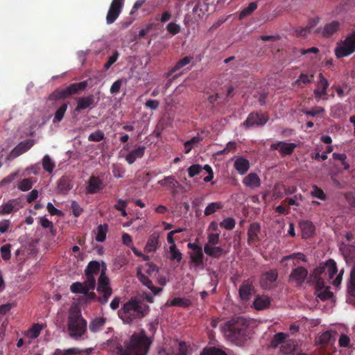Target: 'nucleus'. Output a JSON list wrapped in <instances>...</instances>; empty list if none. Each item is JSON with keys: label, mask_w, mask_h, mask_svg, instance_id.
<instances>
[{"label": "nucleus", "mask_w": 355, "mask_h": 355, "mask_svg": "<svg viewBox=\"0 0 355 355\" xmlns=\"http://www.w3.org/2000/svg\"><path fill=\"white\" fill-rule=\"evenodd\" d=\"M22 207L23 204L20 198L10 199L0 206V215L16 213Z\"/></svg>", "instance_id": "9b49d317"}, {"label": "nucleus", "mask_w": 355, "mask_h": 355, "mask_svg": "<svg viewBox=\"0 0 355 355\" xmlns=\"http://www.w3.org/2000/svg\"><path fill=\"white\" fill-rule=\"evenodd\" d=\"M83 352V349L78 347H72L67 349H57L55 352V355H80Z\"/></svg>", "instance_id": "ea45409f"}, {"label": "nucleus", "mask_w": 355, "mask_h": 355, "mask_svg": "<svg viewBox=\"0 0 355 355\" xmlns=\"http://www.w3.org/2000/svg\"><path fill=\"white\" fill-rule=\"evenodd\" d=\"M137 277L139 282L147 288H148L154 295H157L162 291V288L155 287L153 286V282L139 270L137 271Z\"/></svg>", "instance_id": "aec40b11"}, {"label": "nucleus", "mask_w": 355, "mask_h": 355, "mask_svg": "<svg viewBox=\"0 0 355 355\" xmlns=\"http://www.w3.org/2000/svg\"><path fill=\"white\" fill-rule=\"evenodd\" d=\"M302 112L306 115H309L313 117L324 112V108L320 106H315L311 110L303 109L302 110Z\"/></svg>", "instance_id": "603ef678"}, {"label": "nucleus", "mask_w": 355, "mask_h": 355, "mask_svg": "<svg viewBox=\"0 0 355 355\" xmlns=\"http://www.w3.org/2000/svg\"><path fill=\"white\" fill-rule=\"evenodd\" d=\"M340 28V23L338 21L334 20L329 23L326 24L322 31V37L328 38L332 36L334 33L338 32Z\"/></svg>", "instance_id": "412c9836"}, {"label": "nucleus", "mask_w": 355, "mask_h": 355, "mask_svg": "<svg viewBox=\"0 0 355 355\" xmlns=\"http://www.w3.org/2000/svg\"><path fill=\"white\" fill-rule=\"evenodd\" d=\"M67 330L70 338L77 340L87 332V321L80 310H71L67 321Z\"/></svg>", "instance_id": "20e7f679"}, {"label": "nucleus", "mask_w": 355, "mask_h": 355, "mask_svg": "<svg viewBox=\"0 0 355 355\" xmlns=\"http://www.w3.org/2000/svg\"><path fill=\"white\" fill-rule=\"evenodd\" d=\"M10 244H6L1 247L0 252L1 254V257L3 260H9L10 259Z\"/></svg>", "instance_id": "6e6d98bb"}, {"label": "nucleus", "mask_w": 355, "mask_h": 355, "mask_svg": "<svg viewBox=\"0 0 355 355\" xmlns=\"http://www.w3.org/2000/svg\"><path fill=\"white\" fill-rule=\"evenodd\" d=\"M322 263L323 266H325V270H327L329 278H334L335 275L338 272V268L336 261L332 259H329L325 263Z\"/></svg>", "instance_id": "f704fd0d"}, {"label": "nucleus", "mask_w": 355, "mask_h": 355, "mask_svg": "<svg viewBox=\"0 0 355 355\" xmlns=\"http://www.w3.org/2000/svg\"><path fill=\"white\" fill-rule=\"evenodd\" d=\"M202 170V167L200 164H192L188 168V173L190 178H193L199 174Z\"/></svg>", "instance_id": "13d9d810"}, {"label": "nucleus", "mask_w": 355, "mask_h": 355, "mask_svg": "<svg viewBox=\"0 0 355 355\" xmlns=\"http://www.w3.org/2000/svg\"><path fill=\"white\" fill-rule=\"evenodd\" d=\"M149 311L148 305L132 297L123 304L118 311V315L123 323L130 324L135 320L144 318Z\"/></svg>", "instance_id": "f03ea898"}, {"label": "nucleus", "mask_w": 355, "mask_h": 355, "mask_svg": "<svg viewBox=\"0 0 355 355\" xmlns=\"http://www.w3.org/2000/svg\"><path fill=\"white\" fill-rule=\"evenodd\" d=\"M204 251L206 254L214 259H219L225 253L224 249L221 247L209 245V244L205 245Z\"/></svg>", "instance_id": "393cba45"}, {"label": "nucleus", "mask_w": 355, "mask_h": 355, "mask_svg": "<svg viewBox=\"0 0 355 355\" xmlns=\"http://www.w3.org/2000/svg\"><path fill=\"white\" fill-rule=\"evenodd\" d=\"M191 262L194 263L196 266L203 265L204 254L202 249L196 252H193L190 255Z\"/></svg>", "instance_id": "37998d69"}, {"label": "nucleus", "mask_w": 355, "mask_h": 355, "mask_svg": "<svg viewBox=\"0 0 355 355\" xmlns=\"http://www.w3.org/2000/svg\"><path fill=\"white\" fill-rule=\"evenodd\" d=\"M108 230L107 224H101L97 227V232L95 236V239L98 242H103L106 239V234Z\"/></svg>", "instance_id": "e433bc0d"}, {"label": "nucleus", "mask_w": 355, "mask_h": 355, "mask_svg": "<svg viewBox=\"0 0 355 355\" xmlns=\"http://www.w3.org/2000/svg\"><path fill=\"white\" fill-rule=\"evenodd\" d=\"M87 193L90 194L96 193L103 189V182L96 176H91L87 186Z\"/></svg>", "instance_id": "4be33fe9"}, {"label": "nucleus", "mask_w": 355, "mask_h": 355, "mask_svg": "<svg viewBox=\"0 0 355 355\" xmlns=\"http://www.w3.org/2000/svg\"><path fill=\"white\" fill-rule=\"evenodd\" d=\"M125 173V170L121 166L117 164H113L112 166V174L116 178H123Z\"/></svg>", "instance_id": "680f3d73"}, {"label": "nucleus", "mask_w": 355, "mask_h": 355, "mask_svg": "<svg viewBox=\"0 0 355 355\" xmlns=\"http://www.w3.org/2000/svg\"><path fill=\"white\" fill-rule=\"evenodd\" d=\"M34 145L33 139H28L20 142L8 155V159L12 160L27 152Z\"/></svg>", "instance_id": "4468645a"}, {"label": "nucleus", "mask_w": 355, "mask_h": 355, "mask_svg": "<svg viewBox=\"0 0 355 355\" xmlns=\"http://www.w3.org/2000/svg\"><path fill=\"white\" fill-rule=\"evenodd\" d=\"M248 323L243 317H237L227 321L222 327L225 337L234 342H241L248 336Z\"/></svg>", "instance_id": "7ed1b4c3"}, {"label": "nucleus", "mask_w": 355, "mask_h": 355, "mask_svg": "<svg viewBox=\"0 0 355 355\" xmlns=\"http://www.w3.org/2000/svg\"><path fill=\"white\" fill-rule=\"evenodd\" d=\"M55 162L51 159L49 155L44 156L42 159L43 168L48 173H51L55 168Z\"/></svg>", "instance_id": "79ce46f5"}, {"label": "nucleus", "mask_w": 355, "mask_h": 355, "mask_svg": "<svg viewBox=\"0 0 355 355\" xmlns=\"http://www.w3.org/2000/svg\"><path fill=\"white\" fill-rule=\"evenodd\" d=\"M299 227L303 239H309L313 236L315 227L311 221L306 220H300L299 222Z\"/></svg>", "instance_id": "6ab92c4d"}, {"label": "nucleus", "mask_w": 355, "mask_h": 355, "mask_svg": "<svg viewBox=\"0 0 355 355\" xmlns=\"http://www.w3.org/2000/svg\"><path fill=\"white\" fill-rule=\"evenodd\" d=\"M148 326L151 336H148L144 329L135 332L128 340L124 341L123 345L117 346V354L119 355H148L154 340L157 324L150 322Z\"/></svg>", "instance_id": "f257e3e1"}, {"label": "nucleus", "mask_w": 355, "mask_h": 355, "mask_svg": "<svg viewBox=\"0 0 355 355\" xmlns=\"http://www.w3.org/2000/svg\"><path fill=\"white\" fill-rule=\"evenodd\" d=\"M191 59H192L191 57L186 56V57L182 58L181 60H180L178 62H177V63L175 64V66L167 72L166 77L167 78L170 77L173 73H175L178 70L182 69L187 64H189L191 61Z\"/></svg>", "instance_id": "473e14b6"}, {"label": "nucleus", "mask_w": 355, "mask_h": 355, "mask_svg": "<svg viewBox=\"0 0 355 355\" xmlns=\"http://www.w3.org/2000/svg\"><path fill=\"white\" fill-rule=\"evenodd\" d=\"M200 355H227V354L220 349L216 347H205L200 352Z\"/></svg>", "instance_id": "49530a36"}, {"label": "nucleus", "mask_w": 355, "mask_h": 355, "mask_svg": "<svg viewBox=\"0 0 355 355\" xmlns=\"http://www.w3.org/2000/svg\"><path fill=\"white\" fill-rule=\"evenodd\" d=\"M325 272V266L320 263L319 266L314 268L309 275L307 283L314 284L317 291L322 290L324 288V281L322 275Z\"/></svg>", "instance_id": "6e6552de"}, {"label": "nucleus", "mask_w": 355, "mask_h": 355, "mask_svg": "<svg viewBox=\"0 0 355 355\" xmlns=\"http://www.w3.org/2000/svg\"><path fill=\"white\" fill-rule=\"evenodd\" d=\"M42 326L40 324H34L28 331L29 337L31 338H36L40 334Z\"/></svg>", "instance_id": "052dcab7"}, {"label": "nucleus", "mask_w": 355, "mask_h": 355, "mask_svg": "<svg viewBox=\"0 0 355 355\" xmlns=\"http://www.w3.org/2000/svg\"><path fill=\"white\" fill-rule=\"evenodd\" d=\"M223 203L221 202H214L209 203L205 209V216H210L223 208Z\"/></svg>", "instance_id": "c9c22d12"}, {"label": "nucleus", "mask_w": 355, "mask_h": 355, "mask_svg": "<svg viewBox=\"0 0 355 355\" xmlns=\"http://www.w3.org/2000/svg\"><path fill=\"white\" fill-rule=\"evenodd\" d=\"M307 278H309L308 270L303 266L293 269L288 277L289 282L295 283L298 286H301Z\"/></svg>", "instance_id": "f8f14e48"}, {"label": "nucleus", "mask_w": 355, "mask_h": 355, "mask_svg": "<svg viewBox=\"0 0 355 355\" xmlns=\"http://www.w3.org/2000/svg\"><path fill=\"white\" fill-rule=\"evenodd\" d=\"M161 186H167L171 189H175L177 187L178 182L172 176H168L158 182Z\"/></svg>", "instance_id": "de8ad7c7"}, {"label": "nucleus", "mask_w": 355, "mask_h": 355, "mask_svg": "<svg viewBox=\"0 0 355 355\" xmlns=\"http://www.w3.org/2000/svg\"><path fill=\"white\" fill-rule=\"evenodd\" d=\"M189 304V301L181 297H175L171 301V305L175 306L187 307Z\"/></svg>", "instance_id": "bf43d9fd"}, {"label": "nucleus", "mask_w": 355, "mask_h": 355, "mask_svg": "<svg viewBox=\"0 0 355 355\" xmlns=\"http://www.w3.org/2000/svg\"><path fill=\"white\" fill-rule=\"evenodd\" d=\"M288 337V334L282 332L277 333L274 335L271 340L270 345L273 348L277 347L279 345H282Z\"/></svg>", "instance_id": "4c0bfd02"}, {"label": "nucleus", "mask_w": 355, "mask_h": 355, "mask_svg": "<svg viewBox=\"0 0 355 355\" xmlns=\"http://www.w3.org/2000/svg\"><path fill=\"white\" fill-rule=\"evenodd\" d=\"M234 166L240 175H244L250 168V162L247 159L239 157L235 160Z\"/></svg>", "instance_id": "bb28decb"}, {"label": "nucleus", "mask_w": 355, "mask_h": 355, "mask_svg": "<svg viewBox=\"0 0 355 355\" xmlns=\"http://www.w3.org/2000/svg\"><path fill=\"white\" fill-rule=\"evenodd\" d=\"M219 233H210L208 235L207 239L209 245H215L219 243Z\"/></svg>", "instance_id": "774afa93"}, {"label": "nucleus", "mask_w": 355, "mask_h": 355, "mask_svg": "<svg viewBox=\"0 0 355 355\" xmlns=\"http://www.w3.org/2000/svg\"><path fill=\"white\" fill-rule=\"evenodd\" d=\"M166 30L169 33L175 35L180 32L181 28L180 25L174 22H171L167 25Z\"/></svg>", "instance_id": "e2e57ef3"}, {"label": "nucleus", "mask_w": 355, "mask_h": 355, "mask_svg": "<svg viewBox=\"0 0 355 355\" xmlns=\"http://www.w3.org/2000/svg\"><path fill=\"white\" fill-rule=\"evenodd\" d=\"M72 213L75 217H78L83 211V209L80 207L76 201H72L71 205Z\"/></svg>", "instance_id": "338daca9"}, {"label": "nucleus", "mask_w": 355, "mask_h": 355, "mask_svg": "<svg viewBox=\"0 0 355 355\" xmlns=\"http://www.w3.org/2000/svg\"><path fill=\"white\" fill-rule=\"evenodd\" d=\"M236 221L233 218H226L220 223V226L225 230H231L235 227Z\"/></svg>", "instance_id": "864d4df0"}, {"label": "nucleus", "mask_w": 355, "mask_h": 355, "mask_svg": "<svg viewBox=\"0 0 355 355\" xmlns=\"http://www.w3.org/2000/svg\"><path fill=\"white\" fill-rule=\"evenodd\" d=\"M296 345L294 340H286L280 347V352L283 355H293L295 350Z\"/></svg>", "instance_id": "c756f323"}, {"label": "nucleus", "mask_w": 355, "mask_h": 355, "mask_svg": "<svg viewBox=\"0 0 355 355\" xmlns=\"http://www.w3.org/2000/svg\"><path fill=\"white\" fill-rule=\"evenodd\" d=\"M159 245V234L156 232L152 234L148 239L145 246L147 252H155Z\"/></svg>", "instance_id": "cd10ccee"}, {"label": "nucleus", "mask_w": 355, "mask_h": 355, "mask_svg": "<svg viewBox=\"0 0 355 355\" xmlns=\"http://www.w3.org/2000/svg\"><path fill=\"white\" fill-rule=\"evenodd\" d=\"M269 120L267 114L262 112H251L248 114L246 120L243 122V125L247 128L254 126H263Z\"/></svg>", "instance_id": "1a4fd4ad"}, {"label": "nucleus", "mask_w": 355, "mask_h": 355, "mask_svg": "<svg viewBox=\"0 0 355 355\" xmlns=\"http://www.w3.org/2000/svg\"><path fill=\"white\" fill-rule=\"evenodd\" d=\"M340 250L344 257V259L347 265L351 262H355V246L353 245L345 244L343 243L340 245Z\"/></svg>", "instance_id": "dca6fc26"}, {"label": "nucleus", "mask_w": 355, "mask_h": 355, "mask_svg": "<svg viewBox=\"0 0 355 355\" xmlns=\"http://www.w3.org/2000/svg\"><path fill=\"white\" fill-rule=\"evenodd\" d=\"M119 53L117 51H115L114 53L109 57L108 60L104 65V68L108 69L118 59Z\"/></svg>", "instance_id": "69168bd1"}, {"label": "nucleus", "mask_w": 355, "mask_h": 355, "mask_svg": "<svg viewBox=\"0 0 355 355\" xmlns=\"http://www.w3.org/2000/svg\"><path fill=\"white\" fill-rule=\"evenodd\" d=\"M254 291L253 281L250 279L243 281L239 289V297L243 301H248Z\"/></svg>", "instance_id": "2eb2a0df"}, {"label": "nucleus", "mask_w": 355, "mask_h": 355, "mask_svg": "<svg viewBox=\"0 0 355 355\" xmlns=\"http://www.w3.org/2000/svg\"><path fill=\"white\" fill-rule=\"evenodd\" d=\"M96 290L98 293L103 294L102 297H98V302L101 304H106L112 294L110 281L107 276H103V274L100 275Z\"/></svg>", "instance_id": "0eeeda50"}, {"label": "nucleus", "mask_w": 355, "mask_h": 355, "mask_svg": "<svg viewBox=\"0 0 355 355\" xmlns=\"http://www.w3.org/2000/svg\"><path fill=\"white\" fill-rule=\"evenodd\" d=\"M33 184V182L31 178H25L19 182L18 189L23 191H27L32 188Z\"/></svg>", "instance_id": "8fccbe9b"}, {"label": "nucleus", "mask_w": 355, "mask_h": 355, "mask_svg": "<svg viewBox=\"0 0 355 355\" xmlns=\"http://www.w3.org/2000/svg\"><path fill=\"white\" fill-rule=\"evenodd\" d=\"M242 182L245 187L250 189L259 188L261 184V179L255 173H249L243 178Z\"/></svg>", "instance_id": "5701e85b"}, {"label": "nucleus", "mask_w": 355, "mask_h": 355, "mask_svg": "<svg viewBox=\"0 0 355 355\" xmlns=\"http://www.w3.org/2000/svg\"><path fill=\"white\" fill-rule=\"evenodd\" d=\"M146 147L144 146H140L138 148L131 150L128 153L125 157V161L129 164H133L137 159H140L144 155Z\"/></svg>", "instance_id": "b1692460"}, {"label": "nucleus", "mask_w": 355, "mask_h": 355, "mask_svg": "<svg viewBox=\"0 0 355 355\" xmlns=\"http://www.w3.org/2000/svg\"><path fill=\"white\" fill-rule=\"evenodd\" d=\"M169 250L171 254V260H175L178 263L180 262L182 259V254L178 249L176 245H170Z\"/></svg>", "instance_id": "a18cd8bd"}, {"label": "nucleus", "mask_w": 355, "mask_h": 355, "mask_svg": "<svg viewBox=\"0 0 355 355\" xmlns=\"http://www.w3.org/2000/svg\"><path fill=\"white\" fill-rule=\"evenodd\" d=\"M311 194L312 196L322 200H324L327 198V196L324 193L323 190L316 185L313 186L312 191H311Z\"/></svg>", "instance_id": "3c124183"}, {"label": "nucleus", "mask_w": 355, "mask_h": 355, "mask_svg": "<svg viewBox=\"0 0 355 355\" xmlns=\"http://www.w3.org/2000/svg\"><path fill=\"white\" fill-rule=\"evenodd\" d=\"M196 3L193 8V12L198 14L199 18H202L205 15V11L202 8V4L200 0H196Z\"/></svg>", "instance_id": "0e129e2a"}, {"label": "nucleus", "mask_w": 355, "mask_h": 355, "mask_svg": "<svg viewBox=\"0 0 355 355\" xmlns=\"http://www.w3.org/2000/svg\"><path fill=\"white\" fill-rule=\"evenodd\" d=\"M101 270V264L97 261H91L85 269V276L96 275Z\"/></svg>", "instance_id": "72a5a7b5"}, {"label": "nucleus", "mask_w": 355, "mask_h": 355, "mask_svg": "<svg viewBox=\"0 0 355 355\" xmlns=\"http://www.w3.org/2000/svg\"><path fill=\"white\" fill-rule=\"evenodd\" d=\"M94 101L95 98L92 94L78 98L77 100V105L75 109L76 111L80 112V110H83L87 108H93L94 107Z\"/></svg>", "instance_id": "a211bd4d"}, {"label": "nucleus", "mask_w": 355, "mask_h": 355, "mask_svg": "<svg viewBox=\"0 0 355 355\" xmlns=\"http://www.w3.org/2000/svg\"><path fill=\"white\" fill-rule=\"evenodd\" d=\"M73 188V183L70 178L62 176L58 182V190L60 193L67 194Z\"/></svg>", "instance_id": "a878e982"}, {"label": "nucleus", "mask_w": 355, "mask_h": 355, "mask_svg": "<svg viewBox=\"0 0 355 355\" xmlns=\"http://www.w3.org/2000/svg\"><path fill=\"white\" fill-rule=\"evenodd\" d=\"M315 293L317 295V297L320 298V300L322 301L328 300L331 299L334 295L333 293L330 291L328 288H326L325 290L322 289L319 291H317L315 289Z\"/></svg>", "instance_id": "09e8293b"}, {"label": "nucleus", "mask_w": 355, "mask_h": 355, "mask_svg": "<svg viewBox=\"0 0 355 355\" xmlns=\"http://www.w3.org/2000/svg\"><path fill=\"white\" fill-rule=\"evenodd\" d=\"M87 86V81L72 83L64 89L55 90L49 97L51 101L61 100L67 98L72 95L79 94L85 89Z\"/></svg>", "instance_id": "39448f33"}, {"label": "nucleus", "mask_w": 355, "mask_h": 355, "mask_svg": "<svg viewBox=\"0 0 355 355\" xmlns=\"http://www.w3.org/2000/svg\"><path fill=\"white\" fill-rule=\"evenodd\" d=\"M68 107V103H62L59 108L55 111V115L53 119V123H56L60 122L67 111Z\"/></svg>", "instance_id": "58836bf2"}, {"label": "nucleus", "mask_w": 355, "mask_h": 355, "mask_svg": "<svg viewBox=\"0 0 355 355\" xmlns=\"http://www.w3.org/2000/svg\"><path fill=\"white\" fill-rule=\"evenodd\" d=\"M261 231V225L258 223H252L250 224L248 230V243L250 245L258 243L260 239L259 234Z\"/></svg>", "instance_id": "f3484780"}, {"label": "nucleus", "mask_w": 355, "mask_h": 355, "mask_svg": "<svg viewBox=\"0 0 355 355\" xmlns=\"http://www.w3.org/2000/svg\"><path fill=\"white\" fill-rule=\"evenodd\" d=\"M253 304L256 309L262 310L269 306L270 304V300L268 296H258L254 300Z\"/></svg>", "instance_id": "2f4dec72"}, {"label": "nucleus", "mask_w": 355, "mask_h": 355, "mask_svg": "<svg viewBox=\"0 0 355 355\" xmlns=\"http://www.w3.org/2000/svg\"><path fill=\"white\" fill-rule=\"evenodd\" d=\"M104 138H105V135H104L103 132L100 130H98L89 135L88 140L89 141L98 142V141H102Z\"/></svg>", "instance_id": "5fc2aeb1"}, {"label": "nucleus", "mask_w": 355, "mask_h": 355, "mask_svg": "<svg viewBox=\"0 0 355 355\" xmlns=\"http://www.w3.org/2000/svg\"><path fill=\"white\" fill-rule=\"evenodd\" d=\"M70 290L73 293H81L84 295L88 293V289L84 286L83 283L78 282L73 283L70 286Z\"/></svg>", "instance_id": "c03bdc74"}, {"label": "nucleus", "mask_w": 355, "mask_h": 355, "mask_svg": "<svg viewBox=\"0 0 355 355\" xmlns=\"http://www.w3.org/2000/svg\"><path fill=\"white\" fill-rule=\"evenodd\" d=\"M105 322H106L105 318H104V317L96 318L90 322V323L89 324V329L93 333L98 332L102 329V328L105 325Z\"/></svg>", "instance_id": "7c9ffc66"}, {"label": "nucleus", "mask_w": 355, "mask_h": 355, "mask_svg": "<svg viewBox=\"0 0 355 355\" xmlns=\"http://www.w3.org/2000/svg\"><path fill=\"white\" fill-rule=\"evenodd\" d=\"M355 52V32L348 35L340 41L335 49V55L338 58L347 57Z\"/></svg>", "instance_id": "423d86ee"}, {"label": "nucleus", "mask_w": 355, "mask_h": 355, "mask_svg": "<svg viewBox=\"0 0 355 355\" xmlns=\"http://www.w3.org/2000/svg\"><path fill=\"white\" fill-rule=\"evenodd\" d=\"M297 145L295 143H287L285 141H277L270 145L271 150H279L282 157L291 155L293 152Z\"/></svg>", "instance_id": "ddd939ff"}, {"label": "nucleus", "mask_w": 355, "mask_h": 355, "mask_svg": "<svg viewBox=\"0 0 355 355\" xmlns=\"http://www.w3.org/2000/svg\"><path fill=\"white\" fill-rule=\"evenodd\" d=\"M125 0H112L106 15V23L113 24L121 14Z\"/></svg>", "instance_id": "9d476101"}, {"label": "nucleus", "mask_w": 355, "mask_h": 355, "mask_svg": "<svg viewBox=\"0 0 355 355\" xmlns=\"http://www.w3.org/2000/svg\"><path fill=\"white\" fill-rule=\"evenodd\" d=\"M87 279L83 283L84 286L88 289V292L90 290H94L96 286V279L93 275L86 276Z\"/></svg>", "instance_id": "4d7b16f0"}, {"label": "nucleus", "mask_w": 355, "mask_h": 355, "mask_svg": "<svg viewBox=\"0 0 355 355\" xmlns=\"http://www.w3.org/2000/svg\"><path fill=\"white\" fill-rule=\"evenodd\" d=\"M257 2H251L249 3L248 6L243 8L239 13V19H242L245 17L250 15L257 8Z\"/></svg>", "instance_id": "a19ab883"}, {"label": "nucleus", "mask_w": 355, "mask_h": 355, "mask_svg": "<svg viewBox=\"0 0 355 355\" xmlns=\"http://www.w3.org/2000/svg\"><path fill=\"white\" fill-rule=\"evenodd\" d=\"M278 273L277 270L273 269L266 272L261 278V284L263 287H266L267 282L274 283L277 281Z\"/></svg>", "instance_id": "c85d7f7f"}]
</instances>
